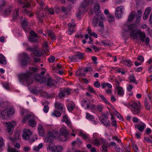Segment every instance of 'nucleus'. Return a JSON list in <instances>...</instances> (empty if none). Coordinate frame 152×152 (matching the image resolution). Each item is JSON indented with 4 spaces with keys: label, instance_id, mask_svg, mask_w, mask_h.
<instances>
[{
    "label": "nucleus",
    "instance_id": "6e6552de",
    "mask_svg": "<svg viewBox=\"0 0 152 152\" xmlns=\"http://www.w3.org/2000/svg\"><path fill=\"white\" fill-rule=\"evenodd\" d=\"M124 10V7L122 6L118 7L116 8L115 14L116 18L119 19L121 18V15Z\"/></svg>",
    "mask_w": 152,
    "mask_h": 152
},
{
    "label": "nucleus",
    "instance_id": "052dcab7",
    "mask_svg": "<svg viewBox=\"0 0 152 152\" xmlns=\"http://www.w3.org/2000/svg\"><path fill=\"white\" fill-rule=\"evenodd\" d=\"M52 80L51 78H48L47 81L48 85L50 87L52 86L53 85V84L52 82Z\"/></svg>",
    "mask_w": 152,
    "mask_h": 152
},
{
    "label": "nucleus",
    "instance_id": "6ab92c4d",
    "mask_svg": "<svg viewBox=\"0 0 152 152\" xmlns=\"http://www.w3.org/2000/svg\"><path fill=\"white\" fill-rule=\"evenodd\" d=\"M93 3V0H84L81 5V8H85L88 4H91Z\"/></svg>",
    "mask_w": 152,
    "mask_h": 152
},
{
    "label": "nucleus",
    "instance_id": "1a4fd4ad",
    "mask_svg": "<svg viewBox=\"0 0 152 152\" xmlns=\"http://www.w3.org/2000/svg\"><path fill=\"white\" fill-rule=\"evenodd\" d=\"M32 134L31 130L28 129H24L22 134V137L23 139L28 140L30 137V136Z\"/></svg>",
    "mask_w": 152,
    "mask_h": 152
},
{
    "label": "nucleus",
    "instance_id": "c756f323",
    "mask_svg": "<svg viewBox=\"0 0 152 152\" xmlns=\"http://www.w3.org/2000/svg\"><path fill=\"white\" fill-rule=\"evenodd\" d=\"M0 63L4 64H6L7 62L5 57L1 54L0 53Z\"/></svg>",
    "mask_w": 152,
    "mask_h": 152
},
{
    "label": "nucleus",
    "instance_id": "4468645a",
    "mask_svg": "<svg viewBox=\"0 0 152 152\" xmlns=\"http://www.w3.org/2000/svg\"><path fill=\"white\" fill-rule=\"evenodd\" d=\"M100 150L103 152H107V148L110 147V145L108 142H107L105 140L102 144Z\"/></svg>",
    "mask_w": 152,
    "mask_h": 152
},
{
    "label": "nucleus",
    "instance_id": "2eb2a0df",
    "mask_svg": "<svg viewBox=\"0 0 152 152\" xmlns=\"http://www.w3.org/2000/svg\"><path fill=\"white\" fill-rule=\"evenodd\" d=\"M140 21V17H137L136 18V23L131 24L130 25L126 24V26L128 28H137V25L136 24L139 23Z\"/></svg>",
    "mask_w": 152,
    "mask_h": 152
},
{
    "label": "nucleus",
    "instance_id": "864d4df0",
    "mask_svg": "<svg viewBox=\"0 0 152 152\" xmlns=\"http://www.w3.org/2000/svg\"><path fill=\"white\" fill-rule=\"evenodd\" d=\"M96 108L99 112H102L103 108V106L102 104H98L96 106Z\"/></svg>",
    "mask_w": 152,
    "mask_h": 152
},
{
    "label": "nucleus",
    "instance_id": "7c9ffc66",
    "mask_svg": "<svg viewBox=\"0 0 152 152\" xmlns=\"http://www.w3.org/2000/svg\"><path fill=\"white\" fill-rule=\"evenodd\" d=\"M99 33L100 35L104 37L106 36L108 34L107 32L105 31V29H100Z\"/></svg>",
    "mask_w": 152,
    "mask_h": 152
},
{
    "label": "nucleus",
    "instance_id": "20e7f679",
    "mask_svg": "<svg viewBox=\"0 0 152 152\" xmlns=\"http://www.w3.org/2000/svg\"><path fill=\"white\" fill-rule=\"evenodd\" d=\"M130 106L131 107V110L134 114H138L141 110L140 103L139 102H133L130 104Z\"/></svg>",
    "mask_w": 152,
    "mask_h": 152
},
{
    "label": "nucleus",
    "instance_id": "393cba45",
    "mask_svg": "<svg viewBox=\"0 0 152 152\" xmlns=\"http://www.w3.org/2000/svg\"><path fill=\"white\" fill-rule=\"evenodd\" d=\"M0 113L2 118L6 119L9 117L6 110H2Z\"/></svg>",
    "mask_w": 152,
    "mask_h": 152
},
{
    "label": "nucleus",
    "instance_id": "c03bdc74",
    "mask_svg": "<svg viewBox=\"0 0 152 152\" xmlns=\"http://www.w3.org/2000/svg\"><path fill=\"white\" fill-rule=\"evenodd\" d=\"M38 48L37 46H34L33 48L30 47H28L26 49L27 50H29L31 52H33L35 50L37 49Z\"/></svg>",
    "mask_w": 152,
    "mask_h": 152
},
{
    "label": "nucleus",
    "instance_id": "f8f14e48",
    "mask_svg": "<svg viewBox=\"0 0 152 152\" xmlns=\"http://www.w3.org/2000/svg\"><path fill=\"white\" fill-rule=\"evenodd\" d=\"M55 106L56 109L60 110L62 113L64 114L65 113V107L62 104L56 102L55 103Z\"/></svg>",
    "mask_w": 152,
    "mask_h": 152
},
{
    "label": "nucleus",
    "instance_id": "aec40b11",
    "mask_svg": "<svg viewBox=\"0 0 152 152\" xmlns=\"http://www.w3.org/2000/svg\"><path fill=\"white\" fill-rule=\"evenodd\" d=\"M35 79L36 81L40 83L44 82L46 81V79L44 77H42L39 75H37L35 77Z\"/></svg>",
    "mask_w": 152,
    "mask_h": 152
},
{
    "label": "nucleus",
    "instance_id": "4be33fe9",
    "mask_svg": "<svg viewBox=\"0 0 152 152\" xmlns=\"http://www.w3.org/2000/svg\"><path fill=\"white\" fill-rule=\"evenodd\" d=\"M115 90L116 91L118 96H123L124 94V91L123 88L121 87L115 88Z\"/></svg>",
    "mask_w": 152,
    "mask_h": 152
},
{
    "label": "nucleus",
    "instance_id": "f704fd0d",
    "mask_svg": "<svg viewBox=\"0 0 152 152\" xmlns=\"http://www.w3.org/2000/svg\"><path fill=\"white\" fill-rule=\"evenodd\" d=\"M43 146V144L42 143L39 144L37 146H35L33 148L34 151H39L40 149Z\"/></svg>",
    "mask_w": 152,
    "mask_h": 152
},
{
    "label": "nucleus",
    "instance_id": "0e129e2a",
    "mask_svg": "<svg viewBox=\"0 0 152 152\" xmlns=\"http://www.w3.org/2000/svg\"><path fill=\"white\" fill-rule=\"evenodd\" d=\"M137 59L138 61L139 62L142 63L144 61V59L143 57L141 56H139L137 58Z\"/></svg>",
    "mask_w": 152,
    "mask_h": 152
},
{
    "label": "nucleus",
    "instance_id": "5701e85b",
    "mask_svg": "<svg viewBox=\"0 0 152 152\" xmlns=\"http://www.w3.org/2000/svg\"><path fill=\"white\" fill-rule=\"evenodd\" d=\"M79 135L81 136L83 139H85L86 141H88L90 140V137L88 135L85 133H83L82 132H79Z\"/></svg>",
    "mask_w": 152,
    "mask_h": 152
},
{
    "label": "nucleus",
    "instance_id": "9b49d317",
    "mask_svg": "<svg viewBox=\"0 0 152 152\" xmlns=\"http://www.w3.org/2000/svg\"><path fill=\"white\" fill-rule=\"evenodd\" d=\"M29 58L27 54L25 53L22 54L21 62L23 66H25L27 65Z\"/></svg>",
    "mask_w": 152,
    "mask_h": 152
},
{
    "label": "nucleus",
    "instance_id": "49530a36",
    "mask_svg": "<svg viewBox=\"0 0 152 152\" xmlns=\"http://www.w3.org/2000/svg\"><path fill=\"white\" fill-rule=\"evenodd\" d=\"M34 54L37 56H39L42 55V53L39 50H35L34 52Z\"/></svg>",
    "mask_w": 152,
    "mask_h": 152
},
{
    "label": "nucleus",
    "instance_id": "7ed1b4c3",
    "mask_svg": "<svg viewBox=\"0 0 152 152\" xmlns=\"http://www.w3.org/2000/svg\"><path fill=\"white\" fill-rule=\"evenodd\" d=\"M59 132L60 133V135L58 132H55V133L58 134H57L58 136V137L57 138H58L60 140L63 142L66 141L68 139V136L69 135L66 128L65 127L61 128Z\"/></svg>",
    "mask_w": 152,
    "mask_h": 152
},
{
    "label": "nucleus",
    "instance_id": "bb28decb",
    "mask_svg": "<svg viewBox=\"0 0 152 152\" xmlns=\"http://www.w3.org/2000/svg\"><path fill=\"white\" fill-rule=\"evenodd\" d=\"M12 10V8L11 7H10L7 9L2 10V13L3 14L7 15H9Z\"/></svg>",
    "mask_w": 152,
    "mask_h": 152
},
{
    "label": "nucleus",
    "instance_id": "cd10ccee",
    "mask_svg": "<svg viewBox=\"0 0 152 152\" xmlns=\"http://www.w3.org/2000/svg\"><path fill=\"white\" fill-rule=\"evenodd\" d=\"M28 124L30 126L32 127H35L36 125V122L35 121V117L34 118L30 120L28 122Z\"/></svg>",
    "mask_w": 152,
    "mask_h": 152
},
{
    "label": "nucleus",
    "instance_id": "473e14b6",
    "mask_svg": "<svg viewBox=\"0 0 152 152\" xmlns=\"http://www.w3.org/2000/svg\"><path fill=\"white\" fill-rule=\"evenodd\" d=\"M76 56L77 57V60H82L84 59V54L83 53L80 52H77L76 54Z\"/></svg>",
    "mask_w": 152,
    "mask_h": 152
},
{
    "label": "nucleus",
    "instance_id": "2f4dec72",
    "mask_svg": "<svg viewBox=\"0 0 152 152\" xmlns=\"http://www.w3.org/2000/svg\"><path fill=\"white\" fill-rule=\"evenodd\" d=\"M99 96L101 101H102L107 104H108L109 103L108 101L106 98L104 97L103 95L102 94H99Z\"/></svg>",
    "mask_w": 152,
    "mask_h": 152
},
{
    "label": "nucleus",
    "instance_id": "37998d69",
    "mask_svg": "<svg viewBox=\"0 0 152 152\" xmlns=\"http://www.w3.org/2000/svg\"><path fill=\"white\" fill-rule=\"evenodd\" d=\"M19 9H15L13 11V17L14 19H16L17 17L19 15Z\"/></svg>",
    "mask_w": 152,
    "mask_h": 152
},
{
    "label": "nucleus",
    "instance_id": "9d476101",
    "mask_svg": "<svg viewBox=\"0 0 152 152\" xmlns=\"http://www.w3.org/2000/svg\"><path fill=\"white\" fill-rule=\"evenodd\" d=\"M82 106L86 109H90L91 107L90 101L87 98H85L83 99L81 102Z\"/></svg>",
    "mask_w": 152,
    "mask_h": 152
},
{
    "label": "nucleus",
    "instance_id": "603ef678",
    "mask_svg": "<svg viewBox=\"0 0 152 152\" xmlns=\"http://www.w3.org/2000/svg\"><path fill=\"white\" fill-rule=\"evenodd\" d=\"M7 102L3 101L0 102V106L2 108H4L7 107Z\"/></svg>",
    "mask_w": 152,
    "mask_h": 152
},
{
    "label": "nucleus",
    "instance_id": "4d7b16f0",
    "mask_svg": "<svg viewBox=\"0 0 152 152\" xmlns=\"http://www.w3.org/2000/svg\"><path fill=\"white\" fill-rule=\"evenodd\" d=\"M151 10L152 9L151 7H148L145 9L144 13L149 15L151 11Z\"/></svg>",
    "mask_w": 152,
    "mask_h": 152
},
{
    "label": "nucleus",
    "instance_id": "f257e3e1",
    "mask_svg": "<svg viewBox=\"0 0 152 152\" xmlns=\"http://www.w3.org/2000/svg\"><path fill=\"white\" fill-rule=\"evenodd\" d=\"M129 31L130 32V36L132 39H135L139 36L142 42H145L146 45H148L150 39L148 37H146V35L144 32L140 30H138L137 29H129Z\"/></svg>",
    "mask_w": 152,
    "mask_h": 152
},
{
    "label": "nucleus",
    "instance_id": "423d86ee",
    "mask_svg": "<svg viewBox=\"0 0 152 152\" xmlns=\"http://www.w3.org/2000/svg\"><path fill=\"white\" fill-rule=\"evenodd\" d=\"M3 124L7 128V130L9 134H11L13 132V128L14 126L16 125L15 122L14 121L8 122H5L3 123Z\"/></svg>",
    "mask_w": 152,
    "mask_h": 152
},
{
    "label": "nucleus",
    "instance_id": "dca6fc26",
    "mask_svg": "<svg viewBox=\"0 0 152 152\" xmlns=\"http://www.w3.org/2000/svg\"><path fill=\"white\" fill-rule=\"evenodd\" d=\"M105 140L103 138L96 139L93 140L92 142L95 146H98L103 143Z\"/></svg>",
    "mask_w": 152,
    "mask_h": 152
},
{
    "label": "nucleus",
    "instance_id": "8fccbe9b",
    "mask_svg": "<svg viewBox=\"0 0 152 152\" xmlns=\"http://www.w3.org/2000/svg\"><path fill=\"white\" fill-rule=\"evenodd\" d=\"M101 43L104 45H109L111 44V42L110 41L106 40H105L102 41L101 42Z\"/></svg>",
    "mask_w": 152,
    "mask_h": 152
},
{
    "label": "nucleus",
    "instance_id": "c9c22d12",
    "mask_svg": "<svg viewBox=\"0 0 152 152\" xmlns=\"http://www.w3.org/2000/svg\"><path fill=\"white\" fill-rule=\"evenodd\" d=\"M108 21L110 23H112L115 20V18L113 15L109 14L107 15Z\"/></svg>",
    "mask_w": 152,
    "mask_h": 152
},
{
    "label": "nucleus",
    "instance_id": "e2e57ef3",
    "mask_svg": "<svg viewBox=\"0 0 152 152\" xmlns=\"http://www.w3.org/2000/svg\"><path fill=\"white\" fill-rule=\"evenodd\" d=\"M95 18H94L93 20V23L92 25L94 27H95L97 25V19H95Z\"/></svg>",
    "mask_w": 152,
    "mask_h": 152
},
{
    "label": "nucleus",
    "instance_id": "412c9836",
    "mask_svg": "<svg viewBox=\"0 0 152 152\" xmlns=\"http://www.w3.org/2000/svg\"><path fill=\"white\" fill-rule=\"evenodd\" d=\"M34 116H35L32 114H27L23 118V123H25L27 121H29L30 120L34 118Z\"/></svg>",
    "mask_w": 152,
    "mask_h": 152
},
{
    "label": "nucleus",
    "instance_id": "ea45409f",
    "mask_svg": "<svg viewBox=\"0 0 152 152\" xmlns=\"http://www.w3.org/2000/svg\"><path fill=\"white\" fill-rule=\"evenodd\" d=\"M69 58L71 61H77V57L76 55L74 56H70L69 57Z\"/></svg>",
    "mask_w": 152,
    "mask_h": 152
},
{
    "label": "nucleus",
    "instance_id": "0eeeda50",
    "mask_svg": "<svg viewBox=\"0 0 152 152\" xmlns=\"http://www.w3.org/2000/svg\"><path fill=\"white\" fill-rule=\"evenodd\" d=\"M107 118L108 116L107 114H102L101 117L100 121L105 126L109 127L110 126V123L107 119Z\"/></svg>",
    "mask_w": 152,
    "mask_h": 152
},
{
    "label": "nucleus",
    "instance_id": "a19ab883",
    "mask_svg": "<svg viewBox=\"0 0 152 152\" xmlns=\"http://www.w3.org/2000/svg\"><path fill=\"white\" fill-rule=\"evenodd\" d=\"M59 97L60 98H63L66 96L64 93V91H63L62 89L61 90L58 94Z\"/></svg>",
    "mask_w": 152,
    "mask_h": 152
},
{
    "label": "nucleus",
    "instance_id": "39448f33",
    "mask_svg": "<svg viewBox=\"0 0 152 152\" xmlns=\"http://www.w3.org/2000/svg\"><path fill=\"white\" fill-rule=\"evenodd\" d=\"M57 134H58L55 132H49L46 136L45 142H52L53 140L58 137V136Z\"/></svg>",
    "mask_w": 152,
    "mask_h": 152
},
{
    "label": "nucleus",
    "instance_id": "de8ad7c7",
    "mask_svg": "<svg viewBox=\"0 0 152 152\" xmlns=\"http://www.w3.org/2000/svg\"><path fill=\"white\" fill-rule=\"evenodd\" d=\"M63 89V91H64V93L66 95H68L70 94L71 89L69 88H64Z\"/></svg>",
    "mask_w": 152,
    "mask_h": 152
},
{
    "label": "nucleus",
    "instance_id": "3c124183",
    "mask_svg": "<svg viewBox=\"0 0 152 152\" xmlns=\"http://www.w3.org/2000/svg\"><path fill=\"white\" fill-rule=\"evenodd\" d=\"M4 145L3 138L0 137V151L2 150V148Z\"/></svg>",
    "mask_w": 152,
    "mask_h": 152
},
{
    "label": "nucleus",
    "instance_id": "69168bd1",
    "mask_svg": "<svg viewBox=\"0 0 152 152\" xmlns=\"http://www.w3.org/2000/svg\"><path fill=\"white\" fill-rule=\"evenodd\" d=\"M86 118H87L89 119H92L94 118V116L88 113H86Z\"/></svg>",
    "mask_w": 152,
    "mask_h": 152
},
{
    "label": "nucleus",
    "instance_id": "c85d7f7f",
    "mask_svg": "<svg viewBox=\"0 0 152 152\" xmlns=\"http://www.w3.org/2000/svg\"><path fill=\"white\" fill-rule=\"evenodd\" d=\"M135 12L134 11L132 12L129 15L127 19L128 21H132V20L134 18L135 16Z\"/></svg>",
    "mask_w": 152,
    "mask_h": 152
},
{
    "label": "nucleus",
    "instance_id": "09e8293b",
    "mask_svg": "<svg viewBox=\"0 0 152 152\" xmlns=\"http://www.w3.org/2000/svg\"><path fill=\"white\" fill-rule=\"evenodd\" d=\"M124 64L128 66H130L132 64V62L129 60H126L124 61Z\"/></svg>",
    "mask_w": 152,
    "mask_h": 152
},
{
    "label": "nucleus",
    "instance_id": "5fc2aeb1",
    "mask_svg": "<svg viewBox=\"0 0 152 152\" xmlns=\"http://www.w3.org/2000/svg\"><path fill=\"white\" fill-rule=\"evenodd\" d=\"M7 111L8 115H12L14 113V110L13 108H10L9 110H6Z\"/></svg>",
    "mask_w": 152,
    "mask_h": 152
},
{
    "label": "nucleus",
    "instance_id": "680f3d73",
    "mask_svg": "<svg viewBox=\"0 0 152 152\" xmlns=\"http://www.w3.org/2000/svg\"><path fill=\"white\" fill-rule=\"evenodd\" d=\"M30 34L31 37H38L37 34L33 30L31 31L30 33Z\"/></svg>",
    "mask_w": 152,
    "mask_h": 152
},
{
    "label": "nucleus",
    "instance_id": "6e6d98bb",
    "mask_svg": "<svg viewBox=\"0 0 152 152\" xmlns=\"http://www.w3.org/2000/svg\"><path fill=\"white\" fill-rule=\"evenodd\" d=\"M129 79L130 80V81H129L130 82H132L135 83H137L136 81V80L134 75H131L129 77Z\"/></svg>",
    "mask_w": 152,
    "mask_h": 152
},
{
    "label": "nucleus",
    "instance_id": "4c0bfd02",
    "mask_svg": "<svg viewBox=\"0 0 152 152\" xmlns=\"http://www.w3.org/2000/svg\"><path fill=\"white\" fill-rule=\"evenodd\" d=\"M52 115L56 116V117H60L61 115V114L59 111L56 110L53 111L52 113Z\"/></svg>",
    "mask_w": 152,
    "mask_h": 152
},
{
    "label": "nucleus",
    "instance_id": "13d9d810",
    "mask_svg": "<svg viewBox=\"0 0 152 152\" xmlns=\"http://www.w3.org/2000/svg\"><path fill=\"white\" fill-rule=\"evenodd\" d=\"M28 22L27 19H24V20L21 22L22 26H26L27 25Z\"/></svg>",
    "mask_w": 152,
    "mask_h": 152
},
{
    "label": "nucleus",
    "instance_id": "72a5a7b5",
    "mask_svg": "<svg viewBox=\"0 0 152 152\" xmlns=\"http://www.w3.org/2000/svg\"><path fill=\"white\" fill-rule=\"evenodd\" d=\"M48 44V43L47 42H45L42 44L43 49L45 51L47 52H49Z\"/></svg>",
    "mask_w": 152,
    "mask_h": 152
},
{
    "label": "nucleus",
    "instance_id": "bf43d9fd",
    "mask_svg": "<svg viewBox=\"0 0 152 152\" xmlns=\"http://www.w3.org/2000/svg\"><path fill=\"white\" fill-rule=\"evenodd\" d=\"M76 25V24L74 23H69L68 24V27L71 28H75Z\"/></svg>",
    "mask_w": 152,
    "mask_h": 152
},
{
    "label": "nucleus",
    "instance_id": "f03ea898",
    "mask_svg": "<svg viewBox=\"0 0 152 152\" xmlns=\"http://www.w3.org/2000/svg\"><path fill=\"white\" fill-rule=\"evenodd\" d=\"M37 70V68L30 67L28 71L20 76V79L21 81L26 82L28 86L30 85L33 82V80L31 77V75L33 73L36 72Z\"/></svg>",
    "mask_w": 152,
    "mask_h": 152
},
{
    "label": "nucleus",
    "instance_id": "58836bf2",
    "mask_svg": "<svg viewBox=\"0 0 152 152\" xmlns=\"http://www.w3.org/2000/svg\"><path fill=\"white\" fill-rule=\"evenodd\" d=\"M54 147L55 152H61L63 149V147L60 145H55Z\"/></svg>",
    "mask_w": 152,
    "mask_h": 152
},
{
    "label": "nucleus",
    "instance_id": "774afa93",
    "mask_svg": "<svg viewBox=\"0 0 152 152\" xmlns=\"http://www.w3.org/2000/svg\"><path fill=\"white\" fill-rule=\"evenodd\" d=\"M6 4V2L4 1H1L0 4V8L1 10H2V7L5 5Z\"/></svg>",
    "mask_w": 152,
    "mask_h": 152
},
{
    "label": "nucleus",
    "instance_id": "e433bc0d",
    "mask_svg": "<svg viewBox=\"0 0 152 152\" xmlns=\"http://www.w3.org/2000/svg\"><path fill=\"white\" fill-rule=\"evenodd\" d=\"M48 36L50 37L52 40H55V37L53 32L50 31L48 32Z\"/></svg>",
    "mask_w": 152,
    "mask_h": 152
},
{
    "label": "nucleus",
    "instance_id": "79ce46f5",
    "mask_svg": "<svg viewBox=\"0 0 152 152\" xmlns=\"http://www.w3.org/2000/svg\"><path fill=\"white\" fill-rule=\"evenodd\" d=\"M19 4H22V6L23 7H28L30 6V4L29 3H23L21 1H19Z\"/></svg>",
    "mask_w": 152,
    "mask_h": 152
},
{
    "label": "nucleus",
    "instance_id": "a211bd4d",
    "mask_svg": "<svg viewBox=\"0 0 152 152\" xmlns=\"http://www.w3.org/2000/svg\"><path fill=\"white\" fill-rule=\"evenodd\" d=\"M39 134L40 136H43L45 135V131L43 126L41 124H39L38 126Z\"/></svg>",
    "mask_w": 152,
    "mask_h": 152
},
{
    "label": "nucleus",
    "instance_id": "338daca9",
    "mask_svg": "<svg viewBox=\"0 0 152 152\" xmlns=\"http://www.w3.org/2000/svg\"><path fill=\"white\" fill-rule=\"evenodd\" d=\"M88 91L92 93H95L96 92L95 91L94 89L93 88L91 87L90 86H88Z\"/></svg>",
    "mask_w": 152,
    "mask_h": 152
},
{
    "label": "nucleus",
    "instance_id": "a878e982",
    "mask_svg": "<svg viewBox=\"0 0 152 152\" xmlns=\"http://www.w3.org/2000/svg\"><path fill=\"white\" fill-rule=\"evenodd\" d=\"M55 145L52 144H49L47 148L48 152H55Z\"/></svg>",
    "mask_w": 152,
    "mask_h": 152
},
{
    "label": "nucleus",
    "instance_id": "f3484780",
    "mask_svg": "<svg viewBox=\"0 0 152 152\" xmlns=\"http://www.w3.org/2000/svg\"><path fill=\"white\" fill-rule=\"evenodd\" d=\"M146 127V125L143 122H140L138 124L135 126V128L141 132L143 131Z\"/></svg>",
    "mask_w": 152,
    "mask_h": 152
},
{
    "label": "nucleus",
    "instance_id": "ddd939ff",
    "mask_svg": "<svg viewBox=\"0 0 152 152\" xmlns=\"http://www.w3.org/2000/svg\"><path fill=\"white\" fill-rule=\"evenodd\" d=\"M94 11L96 15L98 16L101 13V11L100 9V5L98 3H96L94 5Z\"/></svg>",
    "mask_w": 152,
    "mask_h": 152
},
{
    "label": "nucleus",
    "instance_id": "a18cd8bd",
    "mask_svg": "<svg viewBox=\"0 0 152 152\" xmlns=\"http://www.w3.org/2000/svg\"><path fill=\"white\" fill-rule=\"evenodd\" d=\"M88 33L90 35L94 36L95 38L98 37L97 34L94 32H92L91 29H88L87 30Z\"/></svg>",
    "mask_w": 152,
    "mask_h": 152
},
{
    "label": "nucleus",
    "instance_id": "b1692460",
    "mask_svg": "<svg viewBox=\"0 0 152 152\" xmlns=\"http://www.w3.org/2000/svg\"><path fill=\"white\" fill-rule=\"evenodd\" d=\"M75 106V104L73 102H70L67 106L68 110L69 112L72 111L74 108Z\"/></svg>",
    "mask_w": 152,
    "mask_h": 152
}]
</instances>
